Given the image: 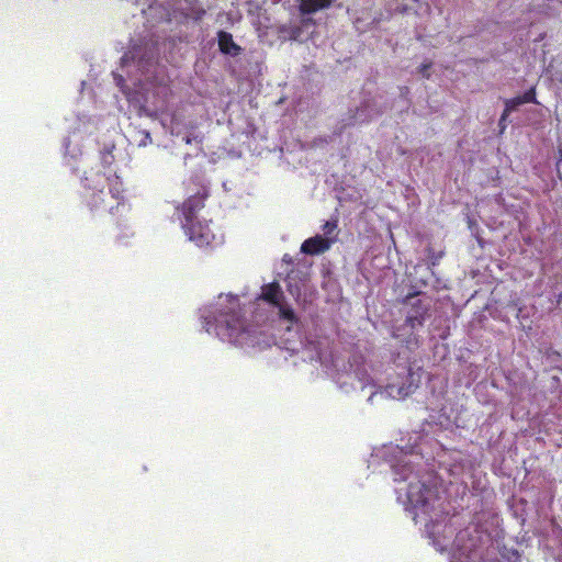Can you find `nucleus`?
<instances>
[{
    "label": "nucleus",
    "instance_id": "f257e3e1",
    "mask_svg": "<svg viewBox=\"0 0 562 562\" xmlns=\"http://www.w3.org/2000/svg\"><path fill=\"white\" fill-rule=\"evenodd\" d=\"M83 200L91 212L113 213L124 202L119 177H108L101 171H89L83 180Z\"/></svg>",
    "mask_w": 562,
    "mask_h": 562
},
{
    "label": "nucleus",
    "instance_id": "f03ea898",
    "mask_svg": "<svg viewBox=\"0 0 562 562\" xmlns=\"http://www.w3.org/2000/svg\"><path fill=\"white\" fill-rule=\"evenodd\" d=\"M214 331L222 340L239 342L244 331V319L240 303L237 296L226 299L214 315Z\"/></svg>",
    "mask_w": 562,
    "mask_h": 562
},
{
    "label": "nucleus",
    "instance_id": "7ed1b4c3",
    "mask_svg": "<svg viewBox=\"0 0 562 562\" xmlns=\"http://www.w3.org/2000/svg\"><path fill=\"white\" fill-rule=\"evenodd\" d=\"M207 196V188L202 187L195 194L190 195L181 206L177 207L183 217L181 221L182 225H189L195 221L198 213L204 207Z\"/></svg>",
    "mask_w": 562,
    "mask_h": 562
},
{
    "label": "nucleus",
    "instance_id": "20e7f679",
    "mask_svg": "<svg viewBox=\"0 0 562 562\" xmlns=\"http://www.w3.org/2000/svg\"><path fill=\"white\" fill-rule=\"evenodd\" d=\"M190 240L194 241L199 247L217 245L215 233L209 223L191 222L189 225H182Z\"/></svg>",
    "mask_w": 562,
    "mask_h": 562
},
{
    "label": "nucleus",
    "instance_id": "39448f33",
    "mask_svg": "<svg viewBox=\"0 0 562 562\" xmlns=\"http://www.w3.org/2000/svg\"><path fill=\"white\" fill-rule=\"evenodd\" d=\"M431 490L422 482L409 483L407 487V499L414 507H424L429 502Z\"/></svg>",
    "mask_w": 562,
    "mask_h": 562
},
{
    "label": "nucleus",
    "instance_id": "423d86ee",
    "mask_svg": "<svg viewBox=\"0 0 562 562\" xmlns=\"http://www.w3.org/2000/svg\"><path fill=\"white\" fill-rule=\"evenodd\" d=\"M429 308L422 300H416L412 303L411 310L405 318V326H408L412 330L416 327H422L425 323Z\"/></svg>",
    "mask_w": 562,
    "mask_h": 562
},
{
    "label": "nucleus",
    "instance_id": "0eeeda50",
    "mask_svg": "<svg viewBox=\"0 0 562 562\" xmlns=\"http://www.w3.org/2000/svg\"><path fill=\"white\" fill-rule=\"evenodd\" d=\"M334 241V238H325L321 235H316L304 240V243L301 246V251L306 255L323 254L330 248Z\"/></svg>",
    "mask_w": 562,
    "mask_h": 562
},
{
    "label": "nucleus",
    "instance_id": "6e6552de",
    "mask_svg": "<svg viewBox=\"0 0 562 562\" xmlns=\"http://www.w3.org/2000/svg\"><path fill=\"white\" fill-rule=\"evenodd\" d=\"M259 299L267 302L272 306L280 305V302L284 301V293L281 289L279 282L274 281L268 284H265L261 288V293Z\"/></svg>",
    "mask_w": 562,
    "mask_h": 562
},
{
    "label": "nucleus",
    "instance_id": "1a4fd4ad",
    "mask_svg": "<svg viewBox=\"0 0 562 562\" xmlns=\"http://www.w3.org/2000/svg\"><path fill=\"white\" fill-rule=\"evenodd\" d=\"M217 42L220 52L224 55L238 56L241 47L234 42L233 35L226 31L217 32Z\"/></svg>",
    "mask_w": 562,
    "mask_h": 562
},
{
    "label": "nucleus",
    "instance_id": "9d476101",
    "mask_svg": "<svg viewBox=\"0 0 562 562\" xmlns=\"http://www.w3.org/2000/svg\"><path fill=\"white\" fill-rule=\"evenodd\" d=\"M412 383H390L385 386V393L387 396L394 400H403L413 393Z\"/></svg>",
    "mask_w": 562,
    "mask_h": 562
},
{
    "label": "nucleus",
    "instance_id": "9b49d317",
    "mask_svg": "<svg viewBox=\"0 0 562 562\" xmlns=\"http://www.w3.org/2000/svg\"><path fill=\"white\" fill-rule=\"evenodd\" d=\"M334 0H300V11L302 14H312L322 9H327Z\"/></svg>",
    "mask_w": 562,
    "mask_h": 562
},
{
    "label": "nucleus",
    "instance_id": "f8f14e48",
    "mask_svg": "<svg viewBox=\"0 0 562 562\" xmlns=\"http://www.w3.org/2000/svg\"><path fill=\"white\" fill-rule=\"evenodd\" d=\"M276 307H278L279 310V316L280 318L289 322L290 324H295L297 323L299 318L297 316L295 315L294 311L292 307H290L289 305H285L284 304V301L283 302H280V305H277Z\"/></svg>",
    "mask_w": 562,
    "mask_h": 562
},
{
    "label": "nucleus",
    "instance_id": "ddd939ff",
    "mask_svg": "<svg viewBox=\"0 0 562 562\" xmlns=\"http://www.w3.org/2000/svg\"><path fill=\"white\" fill-rule=\"evenodd\" d=\"M524 104L521 97H515L505 101V115H509V113L516 110L519 105Z\"/></svg>",
    "mask_w": 562,
    "mask_h": 562
},
{
    "label": "nucleus",
    "instance_id": "4468645a",
    "mask_svg": "<svg viewBox=\"0 0 562 562\" xmlns=\"http://www.w3.org/2000/svg\"><path fill=\"white\" fill-rule=\"evenodd\" d=\"M520 97H521L524 104L525 103H536V104L539 103L536 98V88L535 87H531L530 89L525 91L524 94H521Z\"/></svg>",
    "mask_w": 562,
    "mask_h": 562
},
{
    "label": "nucleus",
    "instance_id": "2eb2a0df",
    "mask_svg": "<svg viewBox=\"0 0 562 562\" xmlns=\"http://www.w3.org/2000/svg\"><path fill=\"white\" fill-rule=\"evenodd\" d=\"M338 227V221L337 220H331V221H327L322 229L324 232V235H326L327 237L326 238H329L330 235H333L336 229Z\"/></svg>",
    "mask_w": 562,
    "mask_h": 562
},
{
    "label": "nucleus",
    "instance_id": "dca6fc26",
    "mask_svg": "<svg viewBox=\"0 0 562 562\" xmlns=\"http://www.w3.org/2000/svg\"><path fill=\"white\" fill-rule=\"evenodd\" d=\"M432 64L429 61V63H423L419 68H418V71L419 74L424 77V78H429L430 77V72H429V69L431 68Z\"/></svg>",
    "mask_w": 562,
    "mask_h": 562
},
{
    "label": "nucleus",
    "instance_id": "f3484780",
    "mask_svg": "<svg viewBox=\"0 0 562 562\" xmlns=\"http://www.w3.org/2000/svg\"><path fill=\"white\" fill-rule=\"evenodd\" d=\"M428 254H429V258H430V261H431V265L432 266H436L438 265L439 260L442 258L443 256V252L440 251L438 254H435L431 249L428 250Z\"/></svg>",
    "mask_w": 562,
    "mask_h": 562
},
{
    "label": "nucleus",
    "instance_id": "a211bd4d",
    "mask_svg": "<svg viewBox=\"0 0 562 562\" xmlns=\"http://www.w3.org/2000/svg\"><path fill=\"white\" fill-rule=\"evenodd\" d=\"M405 345L407 348H411L412 346H418V338L415 335H411L406 340Z\"/></svg>",
    "mask_w": 562,
    "mask_h": 562
},
{
    "label": "nucleus",
    "instance_id": "6ab92c4d",
    "mask_svg": "<svg viewBox=\"0 0 562 562\" xmlns=\"http://www.w3.org/2000/svg\"><path fill=\"white\" fill-rule=\"evenodd\" d=\"M507 116H508V115H505V110H504V111H503V113H502V116H501V119H499V123H498V124H499V126H501V128H502V131H503V130L505 128V126H506V125H505V121H506Z\"/></svg>",
    "mask_w": 562,
    "mask_h": 562
},
{
    "label": "nucleus",
    "instance_id": "aec40b11",
    "mask_svg": "<svg viewBox=\"0 0 562 562\" xmlns=\"http://www.w3.org/2000/svg\"><path fill=\"white\" fill-rule=\"evenodd\" d=\"M415 295H416V294H408V295L406 296L405 301H408V300L413 299Z\"/></svg>",
    "mask_w": 562,
    "mask_h": 562
},
{
    "label": "nucleus",
    "instance_id": "412c9836",
    "mask_svg": "<svg viewBox=\"0 0 562 562\" xmlns=\"http://www.w3.org/2000/svg\"><path fill=\"white\" fill-rule=\"evenodd\" d=\"M414 2H418L419 0H413Z\"/></svg>",
    "mask_w": 562,
    "mask_h": 562
}]
</instances>
